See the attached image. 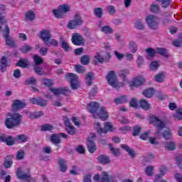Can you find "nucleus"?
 I'll list each match as a JSON object with an SVG mask.
<instances>
[{"label":"nucleus","mask_w":182,"mask_h":182,"mask_svg":"<svg viewBox=\"0 0 182 182\" xmlns=\"http://www.w3.org/2000/svg\"><path fill=\"white\" fill-rule=\"evenodd\" d=\"M87 109L88 112L92 114L94 119H100V120H102L103 122H105V120L109 119V114H107L106 107H100V105L97 102H90L87 104ZM98 111L99 112H97Z\"/></svg>","instance_id":"obj_1"},{"label":"nucleus","mask_w":182,"mask_h":182,"mask_svg":"<svg viewBox=\"0 0 182 182\" xmlns=\"http://www.w3.org/2000/svg\"><path fill=\"white\" fill-rule=\"evenodd\" d=\"M43 80L44 86L49 87L50 92L53 93L55 96H60V95L68 96L70 95V90L66 87L52 88V86H53V80H52V79L44 78Z\"/></svg>","instance_id":"obj_2"},{"label":"nucleus","mask_w":182,"mask_h":182,"mask_svg":"<svg viewBox=\"0 0 182 182\" xmlns=\"http://www.w3.org/2000/svg\"><path fill=\"white\" fill-rule=\"evenodd\" d=\"M6 22L5 17L2 16V14H0V23L1 25H6L3 31V38L5 39L6 45L11 46V48H15L16 45L15 44V41L11 38V30L9 29V26L6 24Z\"/></svg>","instance_id":"obj_3"},{"label":"nucleus","mask_w":182,"mask_h":182,"mask_svg":"<svg viewBox=\"0 0 182 182\" xmlns=\"http://www.w3.org/2000/svg\"><path fill=\"white\" fill-rule=\"evenodd\" d=\"M4 123L7 129L18 127L22 123V115L19 113L10 114L9 117L5 119Z\"/></svg>","instance_id":"obj_4"},{"label":"nucleus","mask_w":182,"mask_h":182,"mask_svg":"<svg viewBox=\"0 0 182 182\" xmlns=\"http://www.w3.org/2000/svg\"><path fill=\"white\" fill-rule=\"evenodd\" d=\"M107 80L108 84L114 87V89H119V87H123L124 86V82H118L117 76L114 74V71H109L107 75Z\"/></svg>","instance_id":"obj_5"},{"label":"nucleus","mask_w":182,"mask_h":182,"mask_svg":"<svg viewBox=\"0 0 182 182\" xmlns=\"http://www.w3.org/2000/svg\"><path fill=\"white\" fill-rule=\"evenodd\" d=\"M95 128L96 129L97 133L100 136L102 134H106L108 132H114V128L113 127V124L109 122H105L104 123V129L101 128L100 127V122H95Z\"/></svg>","instance_id":"obj_6"},{"label":"nucleus","mask_w":182,"mask_h":182,"mask_svg":"<svg viewBox=\"0 0 182 182\" xmlns=\"http://www.w3.org/2000/svg\"><path fill=\"white\" fill-rule=\"evenodd\" d=\"M70 12V6L69 4H60L58 6V9H54L53 14L55 18H63V14Z\"/></svg>","instance_id":"obj_7"},{"label":"nucleus","mask_w":182,"mask_h":182,"mask_svg":"<svg viewBox=\"0 0 182 182\" xmlns=\"http://www.w3.org/2000/svg\"><path fill=\"white\" fill-rule=\"evenodd\" d=\"M150 123L151 124H154V126L157 128L156 132H155L156 136L160 134V132L163 130L164 127H166V123L156 116H152L150 117Z\"/></svg>","instance_id":"obj_8"},{"label":"nucleus","mask_w":182,"mask_h":182,"mask_svg":"<svg viewBox=\"0 0 182 182\" xmlns=\"http://www.w3.org/2000/svg\"><path fill=\"white\" fill-rule=\"evenodd\" d=\"M83 25V19L78 14H75L74 19L68 22V29H76L77 26H82Z\"/></svg>","instance_id":"obj_9"},{"label":"nucleus","mask_w":182,"mask_h":182,"mask_svg":"<svg viewBox=\"0 0 182 182\" xmlns=\"http://www.w3.org/2000/svg\"><path fill=\"white\" fill-rule=\"evenodd\" d=\"M65 77L66 79H69L71 88L73 90H77V88L79 87V77H77V75L68 73H67Z\"/></svg>","instance_id":"obj_10"},{"label":"nucleus","mask_w":182,"mask_h":182,"mask_svg":"<svg viewBox=\"0 0 182 182\" xmlns=\"http://www.w3.org/2000/svg\"><path fill=\"white\" fill-rule=\"evenodd\" d=\"M91 137L87 139V148L89 153L93 154L97 150L96 144L93 141V139H96V134L91 133Z\"/></svg>","instance_id":"obj_11"},{"label":"nucleus","mask_w":182,"mask_h":182,"mask_svg":"<svg viewBox=\"0 0 182 182\" xmlns=\"http://www.w3.org/2000/svg\"><path fill=\"white\" fill-rule=\"evenodd\" d=\"M146 21L147 25L151 29H158L159 28V22H157V16L149 15L146 17Z\"/></svg>","instance_id":"obj_12"},{"label":"nucleus","mask_w":182,"mask_h":182,"mask_svg":"<svg viewBox=\"0 0 182 182\" xmlns=\"http://www.w3.org/2000/svg\"><path fill=\"white\" fill-rule=\"evenodd\" d=\"M71 41L75 46H82L85 43V38L79 33H75L73 34Z\"/></svg>","instance_id":"obj_13"},{"label":"nucleus","mask_w":182,"mask_h":182,"mask_svg":"<svg viewBox=\"0 0 182 182\" xmlns=\"http://www.w3.org/2000/svg\"><path fill=\"white\" fill-rule=\"evenodd\" d=\"M40 38L43 41L45 45L49 46V41H50V38H52V35L50 34V31L49 30L43 29L40 31Z\"/></svg>","instance_id":"obj_14"},{"label":"nucleus","mask_w":182,"mask_h":182,"mask_svg":"<svg viewBox=\"0 0 182 182\" xmlns=\"http://www.w3.org/2000/svg\"><path fill=\"white\" fill-rule=\"evenodd\" d=\"M26 107V103H25L19 100H15L13 102L12 109H13L14 112H18V110L25 109Z\"/></svg>","instance_id":"obj_15"},{"label":"nucleus","mask_w":182,"mask_h":182,"mask_svg":"<svg viewBox=\"0 0 182 182\" xmlns=\"http://www.w3.org/2000/svg\"><path fill=\"white\" fill-rule=\"evenodd\" d=\"M30 102L32 103V105H37L41 107H45V106L48 105V100L42 97L31 98Z\"/></svg>","instance_id":"obj_16"},{"label":"nucleus","mask_w":182,"mask_h":182,"mask_svg":"<svg viewBox=\"0 0 182 182\" xmlns=\"http://www.w3.org/2000/svg\"><path fill=\"white\" fill-rule=\"evenodd\" d=\"M144 82H146V80L142 77H136L130 82L129 87H131V89L139 87V86H141Z\"/></svg>","instance_id":"obj_17"},{"label":"nucleus","mask_w":182,"mask_h":182,"mask_svg":"<svg viewBox=\"0 0 182 182\" xmlns=\"http://www.w3.org/2000/svg\"><path fill=\"white\" fill-rule=\"evenodd\" d=\"M0 141L1 143H6L7 146H14L15 144V141L12 136H6L5 134L0 136Z\"/></svg>","instance_id":"obj_18"},{"label":"nucleus","mask_w":182,"mask_h":182,"mask_svg":"<svg viewBox=\"0 0 182 182\" xmlns=\"http://www.w3.org/2000/svg\"><path fill=\"white\" fill-rule=\"evenodd\" d=\"M8 66H9L8 58L6 56H2L0 58V72L4 73L6 70Z\"/></svg>","instance_id":"obj_19"},{"label":"nucleus","mask_w":182,"mask_h":182,"mask_svg":"<svg viewBox=\"0 0 182 182\" xmlns=\"http://www.w3.org/2000/svg\"><path fill=\"white\" fill-rule=\"evenodd\" d=\"M17 177L21 178V180H25L26 181L31 182L32 181V177L31 176V173L26 174L22 173V171L21 168H18L17 171Z\"/></svg>","instance_id":"obj_20"},{"label":"nucleus","mask_w":182,"mask_h":182,"mask_svg":"<svg viewBox=\"0 0 182 182\" xmlns=\"http://www.w3.org/2000/svg\"><path fill=\"white\" fill-rule=\"evenodd\" d=\"M65 130L68 134L73 136V134H75V133H76V129H75V127L72 125L70 122L65 121Z\"/></svg>","instance_id":"obj_21"},{"label":"nucleus","mask_w":182,"mask_h":182,"mask_svg":"<svg viewBox=\"0 0 182 182\" xmlns=\"http://www.w3.org/2000/svg\"><path fill=\"white\" fill-rule=\"evenodd\" d=\"M101 182H115L114 176H109L107 172H103L101 178Z\"/></svg>","instance_id":"obj_22"},{"label":"nucleus","mask_w":182,"mask_h":182,"mask_svg":"<svg viewBox=\"0 0 182 182\" xmlns=\"http://www.w3.org/2000/svg\"><path fill=\"white\" fill-rule=\"evenodd\" d=\"M98 163L100 164H109L110 158L106 155H100L97 157Z\"/></svg>","instance_id":"obj_23"},{"label":"nucleus","mask_w":182,"mask_h":182,"mask_svg":"<svg viewBox=\"0 0 182 182\" xmlns=\"http://www.w3.org/2000/svg\"><path fill=\"white\" fill-rule=\"evenodd\" d=\"M25 18L27 21L32 22V21H35V19H36V15H35V12H33V11L30 10L26 13Z\"/></svg>","instance_id":"obj_24"},{"label":"nucleus","mask_w":182,"mask_h":182,"mask_svg":"<svg viewBox=\"0 0 182 182\" xmlns=\"http://www.w3.org/2000/svg\"><path fill=\"white\" fill-rule=\"evenodd\" d=\"M12 156L9 155L4 159L3 166L6 168H11L12 167Z\"/></svg>","instance_id":"obj_25"},{"label":"nucleus","mask_w":182,"mask_h":182,"mask_svg":"<svg viewBox=\"0 0 182 182\" xmlns=\"http://www.w3.org/2000/svg\"><path fill=\"white\" fill-rule=\"evenodd\" d=\"M93 14L95 16L98 18V19H100L102 18L103 15H105V12L103 11V9L100 7H97L94 9Z\"/></svg>","instance_id":"obj_26"},{"label":"nucleus","mask_w":182,"mask_h":182,"mask_svg":"<svg viewBox=\"0 0 182 182\" xmlns=\"http://www.w3.org/2000/svg\"><path fill=\"white\" fill-rule=\"evenodd\" d=\"M58 164H59L60 170H61L63 173H65V171L68 170V164L65 159H60L58 161Z\"/></svg>","instance_id":"obj_27"},{"label":"nucleus","mask_w":182,"mask_h":182,"mask_svg":"<svg viewBox=\"0 0 182 182\" xmlns=\"http://www.w3.org/2000/svg\"><path fill=\"white\" fill-rule=\"evenodd\" d=\"M121 147H122V149H123V150L127 151L130 156L134 157L136 156V153H134V150H133V149H131L130 147H129V146L127 144H122Z\"/></svg>","instance_id":"obj_28"},{"label":"nucleus","mask_w":182,"mask_h":182,"mask_svg":"<svg viewBox=\"0 0 182 182\" xmlns=\"http://www.w3.org/2000/svg\"><path fill=\"white\" fill-rule=\"evenodd\" d=\"M50 141L53 144H59L60 143V137L58 134H53L50 136Z\"/></svg>","instance_id":"obj_29"},{"label":"nucleus","mask_w":182,"mask_h":182,"mask_svg":"<svg viewBox=\"0 0 182 182\" xmlns=\"http://www.w3.org/2000/svg\"><path fill=\"white\" fill-rule=\"evenodd\" d=\"M154 88H148L143 92L144 96L145 97H148V99H150V97H153V95H154Z\"/></svg>","instance_id":"obj_30"},{"label":"nucleus","mask_w":182,"mask_h":182,"mask_svg":"<svg viewBox=\"0 0 182 182\" xmlns=\"http://www.w3.org/2000/svg\"><path fill=\"white\" fill-rule=\"evenodd\" d=\"M114 102L116 103V105H122L123 103H126V102H127V96L122 95L118 98H115Z\"/></svg>","instance_id":"obj_31"},{"label":"nucleus","mask_w":182,"mask_h":182,"mask_svg":"<svg viewBox=\"0 0 182 182\" xmlns=\"http://www.w3.org/2000/svg\"><path fill=\"white\" fill-rule=\"evenodd\" d=\"M157 53L161 55V56H164V58H170V55L167 53V50L164 48H156Z\"/></svg>","instance_id":"obj_32"},{"label":"nucleus","mask_w":182,"mask_h":182,"mask_svg":"<svg viewBox=\"0 0 182 182\" xmlns=\"http://www.w3.org/2000/svg\"><path fill=\"white\" fill-rule=\"evenodd\" d=\"M139 106L144 110H149L150 109V104L146 100H141L139 101Z\"/></svg>","instance_id":"obj_33"},{"label":"nucleus","mask_w":182,"mask_h":182,"mask_svg":"<svg viewBox=\"0 0 182 182\" xmlns=\"http://www.w3.org/2000/svg\"><path fill=\"white\" fill-rule=\"evenodd\" d=\"M93 73L90 72L88 73L86 76H85V83L86 85H87V86H91L92 82V80H93Z\"/></svg>","instance_id":"obj_34"},{"label":"nucleus","mask_w":182,"mask_h":182,"mask_svg":"<svg viewBox=\"0 0 182 182\" xmlns=\"http://www.w3.org/2000/svg\"><path fill=\"white\" fill-rule=\"evenodd\" d=\"M33 59L35 63L34 66H39V65L43 63V58L38 55H34Z\"/></svg>","instance_id":"obj_35"},{"label":"nucleus","mask_w":182,"mask_h":182,"mask_svg":"<svg viewBox=\"0 0 182 182\" xmlns=\"http://www.w3.org/2000/svg\"><path fill=\"white\" fill-rule=\"evenodd\" d=\"M16 66L23 68V69L28 68V60L23 58L20 59L16 63Z\"/></svg>","instance_id":"obj_36"},{"label":"nucleus","mask_w":182,"mask_h":182,"mask_svg":"<svg viewBox=\"0 0 182 182\" xmlns=\"http://www.w3.org/2000/svg\"><path fill=\"white\" fill-rule=\"evenodd\" d=\"M166 76V73H160L156 74V75L154 77L156 82L158 83H162V82H164V77Z\"/></svg>","instance_id":"obj_37"},{"label":"nucleus","mask_w":182,"mask_h":182,"mask_svg":"<svg viewBox=\"0 0 182 182\" xmlns=\"http://www.w3.org/2000/svg\"><path fill=\"white\" fill-rule=\"evenodd\" d=\"M31 50H32V47L28 43L24 44L20 48V52L21 53H28V52H31Z\"/></svg>","instance_id":"obj_38"},{"label":"nucleus","mask_w":182,"mask_h":182,"mask_svg":"<svg viewBox=\"0 0 182 182\" xmlns=\"http://www.w3.org/2000/svg\"><path fill=\"white\" fill-rule=\"evenodd\" d=\"M129 49L131 50L132 53H136V52H137V45H136V42L130 41L129 43Z\"/></svg>","instance_id":"obj_39"},{"label":"nucleus","mask_w":182,"mask_h":182,"mask_svg":"<svg viewBox=\"0 0 182 182\" xmlns=\"http://www.w3.org/2000/svg\"><path fill=\"white\" fill-rule=\"evenodd\" d=\"M159 173H160V174H158L156 176V179L161 178V177H163V176H164V174H166V173H167V167H166V166L160 167Z\"/></svg>","instance_id":"obj_40"},{"label":"nucleus","mask_w":182,"mask_h":182,"mask_svg":"<svg viewBox=\"0 0 182 182\" xmlns=\"http://www.w3.org/2000/svg\"><path fill=\"white\" fill-rule=\"evenodd\" d=\"M129 73H130V71H129L128 69H125V70H122L119 71L118 73V76H119V77H122V79H123V80H126V77Z\"/></svg>","instance_id":"obj_41"},{"label":"nucleus","mask_w":182,"mask_h":182,"mask_svg":"<svg viewBox=\"0 0 182 182\" xmlns=\"http://www.w3.org/2000/svg\"><path fill=\"white\" fill-rule=\"evenodd\" d=\"M80 62L82 65H89L90 62V56L87 55H84L80 58Z\"/></svg>","instance_id":"obj_42"},{"label":"nucleus","mask_w":182,"mask_h":182,"mask_svg":"<svg viewBox=\"0 0 182 182\" xmlns=\"http://www.w3.org/2000/svg\"><path fill=\"white\" fill-rule=\"evenodd\" d=\"M51 130H53V126L50 124H45L41 126V132H50Z\"/></svg>","instance_id":"obj_43"},{"label":"nucleus","mask_w":182,"mask_h":182,"mask_svg":"<svg viewBox=\"0 0 182 182\" xmlns=\"http://www.w3.org/2000/svg\"><path fill=\"white\" fill-rule=\"evenodd\" d=\"M146 52L149 58H154V55L157 53V50L152 48H148Z\"/></svg>","instance_id":"obj_44"},{"label":"nucleus","mask_w":182,"mask_h":182,"mask_svg":"<svg viewBox=\"0 0 182 182\" xmlns=\"http://www.w3.org/2000/svg\"><path fill=\"white\" fill-rule=\"evenodd\" d=\"M150 11L153 14H160V6L157 4H152L151 5Z\"/></svg>","instance_id":"obj_45"},{"label":"nucleus","mask_w":182,"mask_h":182,"mask_svg":"<svg viewBox=\"0 0 182 182\" xmlns=\"http://www.w3.org/2000/svg\"><path fill=\"white\" fill-rule=\"evenodd\" d=\"M101 31L102 32H103L104 33H107V35L113 33V28H110V26H105L102 27Z\"/></svg>","instance_id":"obj_46"},{"label":"nucleus","mask_w":182,"mask_h":182,"mask_svg":"<svg viewBox=\"0 0 182 182\" xmlns=\"http://www.w3.org/2000/svg\"><path fill=\"white\" fill-rule=\"evenodd\" d=\"M175 120H182V108L178 109L176 113L173 115Z\"/></svg>","instance_id":"obj_47"},{"label":"nucleus","mask_w":182,"mask_h":182,"mask_svg":"<svg viewBox=\"0 0 182 182\" xmlns=\"http://www.w3.org/2000/svg\"><path fill=\"white\" fill-rule=\"evenodd\" d=\"M166 149L169 151H173V150H176V144L173 141L168 142L166 143Z\"/></svg>","instance_id":"obj_48"},{"label":"nucleus","mask_w":182,"mask_h":182,"mask_svg":"<svg viewBox=\"0 0 182 182\" xmlns=\"http://www.w3.org/2000/svg\"><path fill=\"white\" fill-rule=\"evenodd\" d=\"M75 68L77 73L82 74V73H85V72H86V68L80 65H75Z\"/></svg>","instance_id":"obj_49"},{"label":"nucleus","mask_w":182,"mask_h":182,"mask_svg":"<svg viewBox=\"0 0 182 182\" xmlns=\"http://www.w3.org/2000/svg\"><path fill=\"white\" fill-rule=\"evenodd\" d=\"M41 116H43V112H42V111L36 113H31L29 114V119H39Z\"/></svg>","instance_id":"obj_50"},{"label":"nucleus","mask_w":182,"mask_h":182,"mask_svg":"<svg viewBox=\"0 0 182 182\" xmlns=\"http://www.w3.org/2000/svg\"><path fill=\"white\" fill-rule=\"evenodd\" d=\"M60 46L61 48L65 51V52H69L70 49H72L68 43L65 41V40H63L60 43Z\"/></svg>","instance_id":"obj_51"},{"label":"nucleus","mask_w":182,"mask_h":182,"mask_svg":"<svg viewBox=\"0 0 182 182\" xmlns=\"http://www.w3.org/2000/svg\"><path fill=\"white\" fill-rule=\"evenodd\" d=\"M108 146L110 149L111 153H112L114 156H119V154H120V150L119 149H114L112 144H109Z\"/></svg>","instance_id":"obj_52"},{"label":"nucleus","mask_w":182,"mask_h":182,"mask_svg":"<svg viewBox=\"0 0 182 182\" xmlns=\"http://www.w3.org/2000/svg\"><path fill=\"white\" fill-rule=\"evenodd\" d=\"M135 28L139 29V31H143L144 29V24L141 22V20H136L135 22Z\"/></svg>","instance_id":"obj_53"},{"label":"nucleus","mask_w":182,"mask_h":182,"mask_svg":"<svg viewBox=\"0 0 182 182\" xmlns=\"http://www.w3.org/2000/svg\"><path fill=\"white\" fill-rule=\"evenodd\" d=\"M133 129H134V132L132 133V136L134 137L139 136V134H140V132H141V128L139 126H135L133 127Z\"/></svg>","instance_id":"obj_54"},{"label":"nucleus","mask_w":182,"mask_h":182,"mask_svg":"<svg viewBox=\"0 0 182 182\" xmlns=\"http://www.w3.org/2000/svg\"><path fill=\"white\" fill-rule=\"evenodd\" d=\"M25 85H31V86H33L36 85V79L31 77L25 81Z\"/></svg>","instance_id":"obj_55"},{"label":"nucleus","mask_w":182,"mask_h":182,"mask_svg":"<svg viewBox=\"0 0 182 182\" xmlns=\"http://www.w3.org/2000/svg\"><path fill=\"white\" fill-rule=\"evenodd\" d=\"M17 140H20L22 143H26L28 141V136L26 134H19L16 136Z\"/></svg>","instance_id":"obj_56"},{"label":"nucleus","mask_w":182,"mask_h":182,"mask_svg":"<svg viewBox=\"0 0 182 182\" xmlns=\"http://www.w3.org/2000/svg\"><path fill=\"white\" fill-rule=\"evenodd\" d=\"M153 170H154V167H153V166H148L145 169V173L146 176H153Z\"/></svg>","instance_id":"obj_57"},{"label":"nucleus","mask_w":182,"mask_h":182,"mask_svg":"<svg viewBox=\"0 0 182 182\" xmlns=\"http://www.w3.org/2000/svg\"><path fill=\"white\" fill-rule=\"evenodd\" d=\"M130 107H134V109H139V105H137V100L136 98H132L129 102Z\"/></svg>","instance_id":"obj_58"},{"label":"nucleus","mask_w":182,"mask_h":182,"mask_svg":"<svg viewBox=\"0 0 182 182\" xmlns=\"http://www.w3.org/2000/svg\"><path fill=\"white\" fill-rule=\"evenodd\" d=\"M49 50L46 47H41L39 49V53L41 55V56H46L48 55V51Z\"/></svg>","instance_id":"obj_59"},{"label":"nucleus","mask_w":182,"mask_h":182,"mask_svg":"<svg viewBox=\"0 0 182 182\" xmlns=\"http://www.w3.org/2000/svg\"><path fill=\"white\" fill-rule=\"evenodd\" d=\"M162 136L166 139V140H170V139H171L172 134L170 131H164Z\"/></svg>","instance_id":"obj_60"},{"label":"nucleus","mask_w":182,"mask_h":182,"mask_svg":"<svg viewBox=\"0 0 182 182\" xmlns=\"http://www.w3.org/2000/svg\"><path fill=\"white\" fill-rule=\"evenodd\" d=\"M33 69L37 75H39L40 76L43 75V73H42L43 68L41 67H38V65H33Z\"/></svg>","instance_id":"obj_61"},{"label":"nucleus","mask_w":182,"mask_h":182,"mask_svg":"<svg viewBox=\"0 0 182 182\" xmlns=\"http://www.w3.org/2000/svg\"><path fill=\"white\" fill-rule=\"evenodd\" d=\"M76 151L79 154H85V147H83L82 145H78L76 147Z\"/></svg>","instance_id":"obj_62"},{"label":"nucleus","mask_w":182,"mask_h":182,"mask_svg":"<svg viewBox=\"0 0 182 182\" xmlns=\"http://www.w3.org/2000/svg\"><path fill=\"white\" fill-rule=\"evenodd\" d=\"M150 68L152 70H156L159 68V62L157 61H152L151 63Z\"/></svg>","instance_id":"obj_63"},{"label":"nucleus","mask_w":182,"mask_h":182,"mask_svg":"<svg viewBox=\"0 0 182 182\" xmlns=\"http://www.w3.org/2000/svg\"><path fill=\"white\" fill-rule=\"evenodd\" d=\"M176 164H178L179 168H182V155L176 156Z\"/></svg>","instance_id":"obj_64"}]
</instances>
